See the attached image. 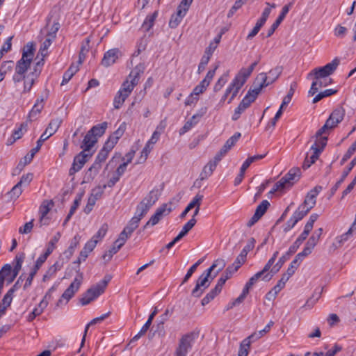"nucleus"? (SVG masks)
Listing matches in <instances>:
<instances>
[{"label": "nucleus", "mask_w": 356, "mask_h": 356, "mask_svg": "<svg viewBox=\"0 0 356 356\" xmlns=\"http://www.w3.org/2000/svg\"><path fill=\"white\" fill-rule=\"evenodd\" d=\"M102 293V289H98L96 284H95L83 293L79 301L82 305H86L97 298Z\"/></svg>", "instance_id": "obj_12"}, {"label": "nucleus", "mask_w": 356, "mask_h": 356, "mask_svg": "<svg viewBox=\"0 0 356 356\" xmlns=\"http://www.w3.org/2000/svg\"><path fill=\"white\" fill-rule=\"evenodd\" d=\"M46 260H47V258H45L44 257H43L42 255H40L38 258L33 269L30 272V273L25 282V284L24 285V290L27 289L31 285L35 275H36L38 270L40 269V268L42 266V265L45 262Z\"/></svg>", "instance_id": "obj_20"}, {"label": "nucleus", "mask_w": 356, "mask_h": 356, "mask_svg": "<svg viewBox=\"0 0 356 356\" xmlns=\"http://www.w3.org/2000/svg\"><path fill=\"white\" fill-rule=\"evenodd\" d=\"M187 10V8H181V5H179L177 8V13L171 16V18L169 22L170 27L172 29L176 28L181 22L182 18L186 14Z\"/></svg>", "instance_id": "obj_24"}, {"label": "nucleus", "mask_w": 356, "mask_h": 356, "mask_svg": "<svg viewBox=\"0 0 356 356\" xmlns=\"http://www.w3.org/2000/svg\"><path fill=\"white\" fill-rule=\"evenodd\" d=\"M122 56V54L118 48L109 49L104 53V57L102 60V64L105 67H109L114 64Z\"/></svg>", "instance_id": "obj_13"}, {"label": "nucleus", "mask_w": 356, "mask_h": 356, "mask_svg": "<svg viewBox=\"0 0 356 356\" xmlns=\"http://www.w3.org/2000/svg\"><path fill=\"white\" fill-rule=\"evenodd\" d=\"M333 128H334V126L328 120H327L325 124L316 133L315 137H323V134H327L328 131Z\"/></svg>", "instance_id": "obj_54"}, {"label": "nucleus", "mask_w": 356, "mask_h": 356, "mask_svg": "<svg viewBox=\"0 0 356 356\" xmlns=\"http://www.w3.org/2000/svg\"><path fill=\"white\" fill-rule=\"evenodd\" d=\"M54 206V202L52 201H45L44 202L41 206L40 207V222L44 225H47V222H46L45 216L47 215V213L49 212L51 208Z\"/></svg>", "instance_id": "obj_33"}, {"label": "nucleus", "mask_w": 356, "mask_h": 356, "mask_svg": "<svg viewBox=\"0 0 356 356\" xmlns=\"http://www.w3.org/2000/svg\"><path fill=\"white\" fill-rule=\"evenodd\" d=\"M127 128V124L125 122H122L118 129L113 133V136L110 138L113 139L114 141L118 143V140L122 136Z\"/></svg>", "instance_id": "obj_57"}, {"label": "nucleus", "mask_w": 356, "mask_h": 356, "mask_svg": "<svg viewBox=\"0 0 356 356\" xmlns=\"http://www.w3.org/2000/svg\"><path fill=\"white\" fill-rule=\"evenodd\" d=\"M147 40L146 38H142L137 43V50L134 53V56H138L143 51L146 49Z\"/></svg>", "instance_id": "obj_62"}, {"label": "nucleus", "mask_w": 356, "mask_h": 356, "mask_svg": "<svg viewBox=\"0 0 356 356\" xmlns=\"http://www.w3.org/2000/svg\"><path fill=\"white\" fill-rule=\"evenodd\" d=\"M253 102L245 96L242 101L240 102L237 108H236L234 113L232 115V120L236 121L239 119L241 115L250 106Z\"/></svg>", "instance_id": "obj_25"}, {"label": "nucleus", "mask_w": 356, "mask_h": 356, "mask_svg": "<svg viewBox=\"0 0 356 356\" xmlns=\"http://www.w3.org/2000/svg\"><path fill=\"white\" fill-rule=\"evenodd\" d=\"M24 258H25V254L23 252L18 253L15 256V264L14 266V268H12V273L15 275L17 276V275L19 274V273L22 268V263L24 261Z\"/></svg>", "instance_id": "obj_39"}, {"label": "nucleus", "mask_w": 356, "mask_h": 356, "mask_svg": "<svg viewBox=\"0 0 356 356\" xmlns=\"http://www.w3.org/2000/svg\"><path fill=\"white\" fill-rule=\"evenodd\" d=\"M34 44L33 43H28L24 47L22 56L17 62L24 60V64L30 67L34 56Z\"/></svg>", "instance_id": "obj_22"}, {"label": "nucleus", "mask_w": 356, "mask_h": 356, "mask_svg": "<svg viewBox=\"0 0 356 356\" xmlns=\"http://www.w3.org/2000/svg\"><path fill=\"white\" fill-rule=\"evenodd\" d=\"M49 23L47 22V26L45 27V29L47 30L46 36L49 37L51 39L54 40L56 38V33L60 29V24L58 22H54V24L51 25V28H49Z\"/></svg>", "instance_id": "obj_45"}, {"label": "nucleus", "mask_w": 356, "mask_h": 356, "mask_svg": "<svg viewBox=\"0 0 356 356\" xmlns=\"http://www.w3.org/2000/svg\"><path fill=\"white\" fill-rule=\"evenodd\" d=\"M309 210L305 207V206L300 205L297 210L293 213L291 218L294 220L295 223H298L308 213Z\"/></svg>", "instance_id": "obj_38"}, {"label": "nucleus", "mask_w": 356, "mask_h": 356, "mask_svg": "<svg viewBox=\"0 0 356 356\" xmlns=\"http://www.w3.org/2000/svg\"><path fill=\"white\" fill-rule=\"evenodd\" d=\"M203 197L202 195L197 194L192 201L187 205L188 209L191 210L193 208H197V207H200Z\"/></svg>", "instance_id": "obj_61"}, {"label": "nucleus", "mask_w": 356, "mask_h": 356, "mask_svg": "<svg viewBox=\"0 0 356 356\" xmlns=\"http://www.w3.org/2000/svg\"><path fill=\"white\" fill-rule=\"evenodd\" d=\"M197 337L198 333L195 332H190L182 335L179 340L175 356H186Z\"/></svg>", "instance_id": "obj_3"}, {"label": "nucleus", "mask_w": 356, "mask_h": 356, "mask_svg": "<svg viewBox=\"0 0 356 356\" xmlns=\"http://www.w3.org/2000/svg\"><path fill=\"white\" fill-rule=\"evenodd\" d=\"M90 39L88 38L86 39L85 43H83L81 47V50L79 56V65H81L86 58V54L89 50Z\"/></svg>", "instance_id": "obj_49"}, {"label": "nucleus", "mask_w": 356, "mask_h": 356, "mask_svg": "<svg viewBox=\"0 0 356 356\" xmlns=\"http://www.w3.org/2000/svg\"><path fill=\"white\" fill-rule=\"evenodd\" d=\"M107 125V122H104L93 126L88 131L97 139L98 137H101L105 133Z\"/></svg>", "instance_id": "obj_36"}, {"label": "nucleus", "mask_w": 356, "mask_h": 356, "mask_svg": "<svg viewBox=\"0 0 356 356\" xmlns=\"http://www.w3.org/2000/svg\"><path fill=\"white\" fill-rule=\"evenodd\" d=\"M259 61H255L252 63L248 68H241L237 73V75L241 78H243L245 81H247L248 78L250 76L254 67L257 65Z\"/></svg>", "instance_id": "obj_42"}, {"label": "nucleus", "mask_w": 356, "mask_h": 356, "mask_svg": "<svg viewBox=\"0 0 356 356\" xmlns=\"http://www.w3.org/2000/svg\"><path fill=\"white\" fill-rule=\"evenodd\" d=\"M206 111L207 108H204L201 110L200 113L193 115L189 120L186 122L183 127L180 129L179 134L183 135L191 129V128L198 122L199 120L203 116Z\"/></svg>", "instance_id": "obj_21"}, {"label": "nucleus", "mask_w": 356, "mask_h": 356, "mask_svg": "<svg viewBox=\"0 0 356 356\" xmlns=\"http://www.w3.org/2000/svg\"><path fill=\"white\" fill-rule=\"evenodd\" d=\"M158 200V194L157 191H151L147 196L142 200L144 203L147 204L148 206L151 207L154 204V203Z\"/></svg>", "instance_id": "obj_48"}, {"label": "nucleus", "mask_w": 356, "mask_h": 356, "mask_svg": "<svg viewBox=\"0 0 356 356\" xmlns=\"http://www.w3.org/2000/svg\"><path fill=\"white\" fill-rule=\"evenodd\" d=\"M140 220L136 217L134 216L128 222V225L124 228V230L131 234L134 232L135 229L138 227L139 222Z\"/></svg>", "instance_id": "obj_44"}, {"label": "nucleus", "mask_w": 356, "mask_h": 356, "mask_svg": "<svg viewBox=\"0 0 356 356\" xmlns=\"http://www.w3.org/2000/svg\"><path fill=\"white\" fill-rule=\"evenodd\" d=\"M40 64L38 62L34 68L33 71L27 74L26 76L24 79V90L23 93L29 92L32 86H33L35 81L38 79V76L40 74V70H38V65Z\"/></svg>", "instance_id": "obj_16"}, {"label": "nucleus", "mask_w": 356, "mask_h": 356, "mask_svg": "<svg viewBox=\"0 0 356 356\" xmlns=\"http://www.w3.org/2000/svg\"><path fill=\"white\" fill-rule=\"evenodd\" d=\"M245 82L246 81H245L243 78L240 77L237 74L236 75L232 82L227 88V89H230V94H232L228 103H230L234 99Z\"/></svg>", "instance_id": "obj_19"}, {"label": "nucleus", "mask_w": 356, "mask_h": 356, "mask_svg": "<svg viewBox=\"0 0 356 356\" xmlns=\"http://www.w3.org/2000/svg\"><path fill=\"white\" fill-rule=\"evenodd\" d=\"M216 275L217 273L212 275L211 269L206 270L197 280L196 285L193 289L191 295L197 298L201 296L204 290L209 286L211 282Z\"/></svg>", "instance_id": "obj_4"}, {"label": "nucleus", "mask_w": 356, "mask_h": 356, "mask_svg": "<svg viewBox=\"0 0 356 356\" xmlns=\"http://www.w3.org/2000/svg\"><path fill=\"white\" fill-rule=\"evenodd\" d=\"M293 4V2L292 1L285 5L282 8L281 13L280 14L277 19L275 21V22L271 25L270 28L268 30L266 38L270 37L274 33L275 30L277 29V27L285 18L286 15L289 13V9L292 7Z\"/></svg>", "instance_id": "obj_15"}, {"label": "nucleus", "mask_w": 356, "mask_h": 356, "mask_svg": "<svg viewBox=\"0 0 356 356\" xmlns=\"http://www.w3.org/2000/svg\"><path fill=\"white\" fill-rule=\"evenodd\" d=\"M40 146H39L38 144L35 147L33 148L29 153H28L24 157V161H20L18 164V167L23 168L26 164L31 163V161L33 160L35 154L40 150Z\"/></svg>", "instance_id": "obj_40"}, {"label": "nucleus", "mask_w": 356, "mask_h": 356, "mask_svg": "<svg viewBox=\"0 0 356 356\" xmlns=\"http://www.w3.org/2000/svg\"><path fill=\"white\" fill-rule=\"evenodd\" d=\"M196 222L197 220L195 218H191L184 225L181 231L179 233L184 236H186L188 232L195 226Z\"/></svg>", "instance_id": "obj_63"}, {"label": "nucleus", "mask_w": 356, "mask_h": 356, "mask_svg": "<svg viewBox=\"0 0 356 356\" xmlns=\"http://www.w3.org/2000/svg\"><path fill=\"white\" fill-rule=\"evenodd\" d=\"M170 212V209H168V211H167L165 204H163V206L160 207L156 209L155 213L150 218V219L145 225L144 229L147 228L149 225L154 226L156 225L164 216L168 214Z\"/></svg>", "instance_id": "obj_18"}, {"label": "nucleus", "mask_w": 356, "mask_h": 356, "mask_svg": "<svg viewBox=\"0 0 356 356\" xmlns=\"http://www.w3.org/2000/svg\"><path fill=\"white\" fill-rule=\"evenodd\" d=\"M298 248L292 244L289 250L283 254L278 260V261L271 268L269 273H267L263 280L267 282L271 280L275 274L280 271L284 264L290 258V257L294 254Z\"/></svg>", "instance_id": "obj_9"}, {"label": "nucleus", "mask_w": 356, "mask_h": 356, "mask_svg": "<svg viewBox=\"0 0 356 356\" xmlns=\"http://www.w3.org/2000/svg\"><path fill=\"white\" fill-rule=\"evenodd\" d=\"M92 153H86L85 151H81L79 154L76 155L74 158L72 167L69 170L70 176L74 175L76 172H79L83 167L85 163L92 157Z\"/></svg>", "instance_id": "obj_10"}, {"label": "nucleus", "mask_w": 356, "mask_h": 356, "mask_svg": "<svg viewBox=\"0 0 356 356\" xmlns=\"http://www.w3.org/2000/svg\"><path fill=\"white\" fill-rule=\"evenodd\" d=\"M145 69L143 63L137 65L130 72L128 79L123 82L120 90L129 97L134 87L138 83L140 76L143 74Z\"/></svg>", "instance_id": "obj_1"}, {"label": "nucleus", "mask_w": 356, "mask_h": 356, "mask_svg": "<svg viewBox=\"0 0 356 356\" xmlns=\"http://www.w3.org/2000/svg\"><path fill=\"white\" fill-rule=\"evenodd\" d=\"M333 128H334V126L328 120H327L325 124L316 133L315 137H323V134H327L328 131Z\"/></svg>", "instance_id": "obj_53"}, {"label": "nucleus", "mask_w": 356, "mask_h": 356, "mask_svg": "<svg viewBox=\"0 0 356 356\" xmlns=\"http://www.w3.org/2000/svg\"><path fill=\"white\" fill-rule=\"evenodd\" d=\"M83 280L82 273L79 274L74 278L73 282L70 284L68 288L64 291L60 298L56 303L57 307H60L63 305H66L69 300L74 296L76 292L78 291Z\"/></svg>", "instance_id": "obj_6"}, {"label": "nucleus", "mask_w": 356, "mask_h": 356, "mask_svg": "<svg viewBox=\"0 0 356 356\" xmlns=\"http://www.w3.org/2000/svg\"><path fill=\"white\" fill-rule=\"evenodd\" d=\"M108 229V226L107 223H104L99 228V229L97 231V232L92 236V238L90 240L97 241V243L98 241H101L104 237V236L107 233Z\"/></svg>", "instance_id": "obj_50"}, {"label": "nucleus", "mask_w": 356, "mask_h": 356, "mask_svg": "<svg viewBox=\"0 0 356 356\" xmlns=\"http://www.w3.org/2000/svg\"><path fill=\"white\" fill-rule=\"evenodd\" d=\"M270 206V203L267 200H263L259 205L257 206L254 213L259 217L261 218V216L266 213L268 207Z\"/></svg>", "instance_id": "obj_59"}, {"label": "nucleus", "mask_w": 356, "mask_h": 356, "mask_svg": "<svg viewBox=\"0 0 356 356\" xmlns=\"http://www.w3.org/2000/svg\"><path fill=\"white\" fill-rule=\"evenodd\" d=\"M158 16V11H154L152 15H147L142 24V29L145 31H149L154 24L156 18Z\"/></svg>", "instance_id": "obj_37"}, {"label": "nucleus", "mask_w": 356, "mask_h": 356, "mask_svg": "<svg viewBox=\"0 0 356 356\" xmlns=\"http://www.w3.org/2000/svg\"><path fill=\"white\" fill-rule=\"evenodd\" d=\"M164 127L165 125H161V123L160 125L156 127V130L152 134L151 138L147 141V143L154 145L159 140Z\"/></svg>", "instance_id": "obj_55"}, {"label": "nucleus", "mask_w": 356, "mask_h": 356, "mask_svg": "<svg viewBox=\"0 0 356 356\" xmlns=\"http://www.w3.org/2000/svg\"><path fill=\"white\" fill-rule=\"evenodd\" d=\"M204 261V259H199L196 263H195L188 270L187 273L186 274L184 280H183V282H182V284L186 283L188 280L189 278L192 276V275L194 273V272L196 270L197 266L199 265H200Z\"/></svg>", "instance_id": "obj_60"}, {"label": "nucleus", "mask_w": 356, "mask_h": 356, "mask_svg": "<svg viewBox=\"0 0 356 356\" xmlns=\"http://www.w3.org/2000/svg\"><path fill=\"white\" fill-rule=\"evenodd\" d=\"M127 97V95H125L124 93L119 90L113 100V106L115 108L119 109Z\"/></svg>", "instance_id": "obj_47"}, {"label": "nucleus", "mask_w": 356, "mask_h": 356, "mask_svg": "<svg viewBox=\"0 0 356 356\" xmlns=\"http://www.w3.org/2000/svg\"><path fill=\"white\" fill-rule=\"evenodd\" d=\"M80 239L81 236L79 234H76L71 240L70 245L68 248L64 251L63 254L65 256L67 260H69L73 255L76 247L79 244Z\"/></svg>", "instance_id": "obj_31"}, {"label": "nucleus", "mask_w": 356, "mask_h": 356, "mask_svg": "<svg viewBox=\"0 0 356 356\" xmlns=\"http://www.w3.org/2000/svg\"><path fill=\"white\" fill-rule=\"evenodd\" d=\"M345 110L342 106H339L334 109L332 113L330 114L329 118L327 119L334 126V127L337 126V124L341 122L344 117Z\"/></svg>", "instance_id": "obj_27"}, {"label": "nucleus", "mask_w": 356, "mask_h": 356, "mask_svg": "<svg viewBox=\"0 0 356 356\" xmlns=\"http://www.w3.org/2000/svg\"><path fill=\"white\" fill-rule=\"evenodd\" d=\"M339 63V59L335 58L331 63L326 64L325 66L314 68L309 72L308 76H314L317 80L326 78L335 71Z\"/></svg>", "instance_id": "obj_5"}, {"label": "nucleus", "mask_w": 356, "mask_h": 356, "mask_svg": "<svg viewBox=\"0 0 356 356\" xmlns=\"http://www.w3.org/2000/svg\"><path fill=\"white\" fill-rule=\"evenodd\" d=\"M33 222L34 220L33 219L31 221L26 222L24 226L20 227L19 228V233L21 234H29L33 229L34 225Z\"/></svg>", "instance_id": "obj_64"}, {"label": "nucleus", "mask_w": 356, "mask_h": 356, "mask_svg": "<svg viewBox=\"0 0 356 356\" xmlns=\"http://www.w3.org/2000/svg\"><path fill=\"white\" fill-rule=\"evenodd\" d=\"M13 297L10 294L6 293L0 303V317L6 313L8 307H10Z\"/></svg>", "instance_id": "obj_43"}, {"label": "nucleus", "mask_w": 356, "mask_h": 356, "mask_svg": "<svg viewBox=\"0 0 356 356\" xmlns=\"http://www.w3.org/2000/svg\"><path fill=\"white\" fill-rule=\"evenodd\" d=\"M150 208V206L141 201L137 206L134 216H136L140 220L147 214Z\"/></svg>", "instance_id": "obj_41"}, {"label": "nucleus", "mask_w": 356, "mask_h": 356, "mask_svg": "<svg viewBox=\"0 0 356 356\" xmlns=\"http://www.w3.org/2000/svg\"><path fill=\"white\" fill-rule=\"evenodd\" d=\"M241 134L239 132H236L232 137H230L225 143V147L227 150H229L241 138Z\"/></svg>", "instance_id": "obj_58"}, {"label": "nucleus", "mask_w": 356, "mask_h": 356, "mask_svg": "<svg viewBox=\"0 0 356 356\" xmlns=\"http://www.w3.org/2000/svg\"><path fill=\"white\" fill-rule=\"evenodd\" d=\"M111 314V312H108L102 316H100L99 317H97V318H93L89 323H88L85 327V330H84V333H83V338L81 339V346H80V348L79 350V352L80 351L81 348L82 347H83L84 344H85V341H86V335H87V332H88V330L89 329V327L90 325H95V324H97V323H99L101 322H102L104 320H105L107 317H108Z\"/></svg>", "instance_id": "obj_28"}, {"label": "nucleus", "mask_w": 356, "mask_h": 356, "mask_svg": "<svg viewBox=\"0 0 356 356\" xmlns=\"http://www.w3.org/2000/svg\"><path fill=\"white\" fill-rule=\"evenodd\" d=\"M61 234L60 232H57L53 238L50 240V241L48 243L47 249L45 252L42 254V256L44 257L47 259V257L52 253V252L54 250V249L56 248V243L60 238Z\"/></svg>", "instance_id": "obj_32"}, {"label": "nucleus", "mask_w": 356, "mask_h": 356, "mask_svg": "<svg viewBox=\"0 0 356 356\" xmlns=\"http://www.w3.org/2000/svg\"><path fill=\"white\" fill-rule=\"evenodd\" d=\"M48 302L47 300H42L41 302L39 303L38 307L35 308L31 313L29 314L27 320L29 322H31L34 320V318L40 315L44 309L47 306Z\"/></svg>", "instance_id": "obj_35"}, {"label": "nucleus", "mask_w": 356, "mask_h": 356, "mask_svg": "<svg viewBox=\"0 0 356 356\" xmlns=\"http://www.w3.org/2000/svg\"><path fill=\"white\" fill-rule=\"evenodd\" d=\"M29 68V66L24 64V60L22 62H17L15 74L13 76V81L14 83H17L24 80L27 74L26 73Z\"/></svg>", "instance_id": "obj_17"}, {"label": "nucleus", "mask_w": 356, "mask_h": 356, "mask_svg": "<svg viewBox=\"0 0 356 356\" xmlns=\"http://www.w3.org/2000/svg\"><path fill=\"white\" fill-rule=\"evenodd\" d=\"M102 168V164L95 161L92 165L89 168L88 172H86V175L90 179H94L95 176L98 174L99 170Z\"/></svg>", "instance_id": "obj_46"}, {"label": "nucleus", "mask_w": 356, "mask_h": 356, "mask_svg": "<svg viewBox=\"0 0 356 356\" xmlns=\"http://www.w3.org/2000/svg\"><path fill=\"white\" fill-rule=\"evenodd\" d=\"M61 123L62 120L60 118H57L52 119L44 133L40 136V138L37 141V144L41 147L45 140L57 131Z\"/></svg>", "instance_id": "obj_11"}, {"label": "nucleus", "mask_w": 356, "mask_h": 356, "mask_svg": "<svg viewBox=\"0 0 356 356\" xmlns=\"http://www.w3.org/2000/svg\"><path fill=\"white\" fill-rule=\"evenodd\" d=\"M97 245V241L90 240L84 245L81 251L79 256L75 263L80 264L82 261H86L88 254L94 250Z\"/></svg>", "instance_id": "obj_23"}, {"label": "nucleus", "mask_w": 356, "mask_h": 356, "mask_svg": "<svg viewBox=\"0 0 356 356\" xmlns=\"http://www.w3.org/2000/svg\"><path fill=\"white\" fill-rule=\"evenodd\" d=\"M355 165H356V156L349 163L348 168L343 172L341 179L331 188L330 196H332L336 193V191L338 190L339 187L343 182V181L346 178V177L348 175L349 172L351 171V170Z\"/></svg>", "instance_id": "obj_26"}, {"label": "nucleus", "mask_w": 356, "mask_h": 356, "mask_svg": "<svg viewBox=\"0 0 356 356\" xmlns=\"http://www.w3.org/2000/svg\"><path fill=\"white\" fill-rule=\"evenodd\" d=\"M97 142V139L92 136L89 131L87 132L85 136L81 147L83 149L82 151H85L86 153H90V150L92 147Z\"/></svg>", "instance_id": "obj_29"}, {"label": "nucleus", "mask_w": 356, "mask_h": 356, "mask_svg": "<svg viewBox=\"0 0 356 356\" xmlns=\"http://www.w3.org/2000/svg\"><path fill=\"white\" fill-rule=\"evenodd\" d=\"M333 128H334V126L328 120H327L325 124L316 133L315 137H323V134H327L328 131Z\"/></svg>", "instance_id": "obj_52"}, {"label": "nucleus", "mask_w": 356, "mask_h": 356, "mask_svg": "<svg viewBox=\"0 0 356 356\" xmlns=\"http://www.w3.org/2000/svg\"><path fill=\"white\" fill-rule=\"evenodd\" d=\"M267 80L266 73L262 72L259 74L254 83V88H250L245 96L252 102H254L261 90L268 86Z\"/></svg>", "instance_id": "obj_7"}, {"label": "nucleus", "mask_w": 356, "mask_h": 356, "mask_svg": "<svg viewBox=\"0 0 356 356\" xmlns=\"http://www.w3.org/2000/svg\"><path fill=\"white\" fill-rule=\"evenodd\" d=\"M13 61H4L0 68V82L3 80L6 74L13 68Z\"/></svg>", "instance_id": "obj_51"}, {"label": "nucleus", "mask_w": 356, "mask_h": 356, "mask_svg": "<svg viewBox=\"0 0 356 356\" xmlns=\"http://www.w3.org/2000/svg\"><path fill=\"white\" fill-rule=\"evenodd\" d=\"M301 172L299 168H291L280 181L275 183L270 193L291 187L300 177Z\"/></svg>", "instance_id": "obj_2"}, {"label": "nucleus", "mask_w": 356, "mask_h": 356, "mask_svg": "<svg viewBox=\"0 0 356 356\" xmlns=\"http://www.w3.org/2000/svg\"><path fill=\"white\" fill-rule=\"evenodd\" d=\"M337 91L333 89H327L323 92H319L314 99L313 103L316 104L324 97H330L334 94H335Z\"/></svg>", "instance_id": "obj_56"}, {"label": "nucleus", "mask_w": 356, "mask_h": 356, "mask_svg": "<svg viewBox=\"0 0 356 356\" xmlns=\"http://www.w3.org/2000/svg\"><path fill=\"white\" fill-rule=\"evenodd\" d=\"M217 165L216 161H213V160L209 161L207 164L204 166L200 175V179L204 180L209 178L213 174Z\"/></svg>", "instance_id": "obj_30"}, {"label": "nucleus", "mask_w": 356, "mask_h": 356, "mask_svg": "<svg viewBox=\"0 0 356 356\" xmlns=\"http://www.w3.org/2000/svg\"><path fill=\"white\" fill-rule=\"evenodd\" d=\"M267 80L266 73L262 72L259 74L254 83V88H250L245 96L252 102H254L261 90L268 86Z\"/></svg>", "instance_id": "obj_8"}, {"label": "nucleus", "mask_w": 356, "mask_h": 356, "mask_svg": "<svg viewBox=\"0 0 356 356\" xmlns=\"http://www.w3.org/2000/svg\"><path fill=\"white\" fill-rule=\"evenodd\" d=\"M283 70L282 66H276L273 69H271L267 74V83L268 86L275 82L278 77L280 76Z\"/></svg>", "instance_id": "obj_34"}, {"label": "nucleus", "mask_w": 356, "mask_h": 356, "mask_svg": "<svg viewBox=\"0 0 356 356\" xmlns=\"http://www.w3.org/2000/svg\"><path fill=\"white\" fill-rule=\"evenodd\" d=\"M321 191L322 186H315L313 189L308 192L303 203L301 204V205L305 206V208L310 211L316 205V197Z\"/></svg>", "instance_id": "obj_14"}]
</instances>
